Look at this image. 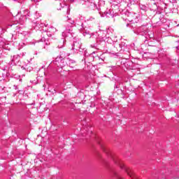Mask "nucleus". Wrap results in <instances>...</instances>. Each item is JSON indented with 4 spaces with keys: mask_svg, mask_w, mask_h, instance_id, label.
Wrapping results in <instances>:
<instances>
[{
    "mask_svg": "<svg viewBox=\"0 0 179 179\" xmlns=\"http://www.w3.org/2000/svg\"><path fill=\"white\" fill-rule=\"evenodd\" d=\"M114 162H115V164H117V166H119L120 167V169H124V171H126V173H127V175L129 177H131V178L139 179V178H138V176H136V175H135V173H134V171H132V170H131L129 168H127V166H125L124 165V164L122 163V162H121V160L120 159H115Z\"/></svg>",
    "mask_w": 179,
    "mask_h": 179,
    "instance_id": "nucleus-1",
    "label": "nucleus"
},
{
    "mask_svg": "<svg viewBox=\"0 0 179 179\" xmlns=\"http://www.w3.org/2000/svg\"><path fill=\"white\" fill-rule=\"evenodd\" d=\"M54 64L55 65H57L58 68L57 71L59 72H62V71L59 69H62V68H64V66H66V62H65V59L63 58L62 56H57L54 61Z\"/></svg>",
    "mask_w": 179,
    "mask_h": 179,
    "instance_id": "nucleus-2",
    "label": "nucleus"
},
{
    "mask_svg": "<svg viewBox=\"0 0 179 179\" xmlns=\"http://www.w3.org/2000/svg\"><path fill=\"white\" fill-rule=\"evenodd\" d=\"M81 47L82 43H80L79 41H76L72 45V50H76V51H78V50H80Z\"/></svg>",
    "mask_w": 179,
    "mask_h": 179,
    "instance_id": "nucleus-3",
    "label": "nucleus"
},
{
    "mask_svg": "<svg viewBox=\"0 0 179 179\" xmlns=\"http://www.w3.org/2000/svg\"><path fill=\"white\" fill-rule=\"evenodd\" d=\"M66 65L69 66L70 68H73L75 66V64H76V62L75 60L68 57L66 61Z\"/></svg>",
    "mask_w": 179,
    "mask_h": 179,
    "instance_id": "nucleus-4",
    "label": "nucleus"
},
{
    "mask_svg": "<svg viewBox=\"0 0 179 179\" xmlns=\"http://www.w3.org/2000/svg\"><path fill=\"white\" fill-rule=\"evenodd\" d=\"M19 57H20L19 55H15L12 57L11 62H13L14 65H16V64H18L19 61H20V59H19Z\"/></svg>",
    "mask_w": 179,
    "mask_h": 179,
    "instance_id": "nucleus-5",
    "label": "nucleus"
},
{
    "mask_svg": "<svg viewBox=\"0 0 179 179\" xmlns=\"http://www.w3.org/2000/svg\"><path fill=\"white\" fill-rule=\"evenodd\" d=\"M140 8L141 9V10H144V12H146L148 10V7L143 4L140 6Z\"/></svg>",
    "mask_w": 179,
    "mask_h": 179,
    "instance_id": "nucleus-6",
    "label": "nucleus"
},
{
    "mask_svg": "<svg viewBox=\"0 0 179 179\" xmlns=\"http://www.w3.org/2000/svg\"><path fill=\"white\" fill-rule=\"evenodd\" d=\"M85 131L87 134H92V129L90 127H86Z\"/></svg>",
    "mask_w": 179,
    "mask_h": 179,
    "instance_id": "nucleus-7",
    "label": "nucleus"
},
{
    "mask_svg": "<svg viewBox=\"0 0 179 179\" xmlns=\"http://www.w3.org/2000/svg\"><path fill=\"white\" fill-rule=\"evenodd\" d=\"M26 69L27 71H29V72H30V71H31L33 68L30 67V69H29V67H27Z\"/></svg>",
    "mask_w": 179,
    "mask_h": 179,
    "instance_id": "nucleus-8",
    "label": "nucleus"
},
{
    "mask_svg": "<svg viewBox=\"0 0 179 179\" xmlns=\"http://www.w3.org/2000/svg\"><path fill=\"white\" fill-rule=\"evenodd\" d=\"M91 47H92V48H94V45H91Z\"/></svg>",
    "mask_w": 179,
    "mask_h": 179,
    "instance_id": "nucleus-9",
    "label": "nucleus"
},
{
    "mask_svg": "<svg viewBox=\"0 0 179 179\" xmlns=\"http://www.w3.org/2000/svg\"><path fill=\"white\" fill-rule=\"evenodd\" d=\"M14 87H15V90L17 89V86L14 85Z\"/></svg>",
    "mask_w": 179,
    "mask_h": 179,
    "instance_id": "nucleus-10",
    "label": "nucleus"
},
{
    "mask_svg": "<svg viewBox=\"0 0 179 179\" xmlns=\"http://www.w3.org/2000/svg\"><path fill=\"white\" fill-rule=\"evenodd\" d=\"M83 24V23H81V26Z\"/></svg>",
    "mask_w": 179,
    "mask_h": 179,
    "instance_id": "nucleus-11",
    "label": "nucleus"
}]
</instances>
